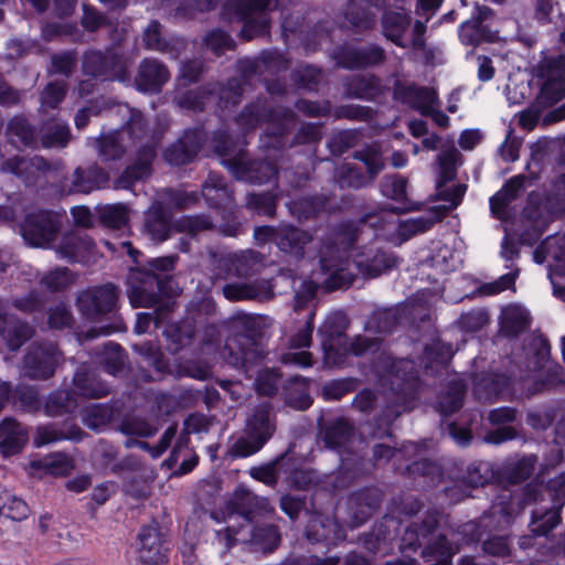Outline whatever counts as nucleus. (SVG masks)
Instances as JSON below:
<instances>
[{"mask_svg":"<svg viewBox=\"0 0 565 565\" xmlns=\"http://www.w3.org/2000/svg\"><path fill=\"white\" fill-rule=\"evenodd\" d=\"M376 218L371 226H379V215L370 213L363 215L359 223L343 222L332 228L323 238L318 250L319 266L328 277L323 280L322 287L326 290L348 288L354 280V275L348 270L350 250L359 241L361 235L360 225Z\"/></svg>","mask_w":565,"mask_h":565,"instance_id":"f257e3e1","label":"nucleus"},{"mask_svg":"<svg viewBox=\"0 0 565 565\" xmlns=\"http://www.w3.org/2000/svg\"><path fill=\"white\" fill-rule=\"evenodd\" d=\"M386 406L383 415L377 418V428L372 433L374 438L391 437L390 425L405 411L416 396L418 374L412 360L402 359L392 363L383 379Z\"/></svg>","mask_w":565,"mask_h":565,"instance_id":"f03ea898","label":"nucleus"},{"mask_svg":"<svg viewBox=\"0 0 565 565\" xmlns=\"http://www.w3.org/2000/svg\"><path fill=\"white\" fill-rule=\"evenodd\" d=\"M117 113L127 117V121L118 131L122 134L132 150H136V161L129 166L117 180V185L122 189L130 188L136 181L142 180L150 174L151 162L156 156L153 137L149 132L145 115L127 104H118Z\"/></svg>","mask_w":565,"mask_h":565,"instance_id":"7ed1b4c3","label":"nucleus"},{"mask_svg":"<svg viewBox=\"0 0 565 565\" xmlns=\"http://www.w3.org/2000/svg\"><path fill=\"white\" fill-rule=\"evenodd\" d=\"M443 519L439 511L428 510L420 520L405 527L398 548L407 553L423 547L420 555L426 565H449L454 551L446 536L438 533Z\"/></svg>","mask_w":565,"mask_h":565,"instance_id":"20e7f679","label":"nucleus"},{"mask_svg":"<svg viewBox=\"0 0 565 565\" xmlns=\"http://www.w3.org/2000/svg\"><path fill=\"white\" fill-rule=\"evenodd\" d=\"M264 322L260 316L238 312L230 318L228 326L234 332L224 349L228 364L248 373L250 367L262 361L266 352L255 339Z\"/></svg>","mask_w":565,"mask_h":565,"instance_id":"39448f33","label":"nucleus"},{"mask_svg":"<svg viewBox=\"0 0 565 565\" xmlns=\"http://www.w3.org/2000/svg\"><path fill=\"white\" fill-rule=\"evenodd\" d=\"M295 119L296 115L289 108H273L266 100L257 99L244 107L236 122L243 131H249L266 121L268 126L260 137L262 146L267 149H281L287 143L286 134Z\"/></svg>","mask_w":565,"mask_h":565,"instance_id":"423d86ee","label":"nucleus"},{"mask_svg":"<svg viewBox=\"0 0 565 565\" xmlns=\"http://www.w3.org/2000/svg\"><path fill=\"white\" fill-rule=\"evenodd\" d=\"M277 429L276 414L270 402L253 407L245 420L243 435L228 448L232 458H246L260 451Z\"/></svg>","mask_w":565,"mask_h":565,"instance_id":"0eeeda50","label":"nucleus"},{"mask_svg":"<svg viewBox=\"0 0 565 565\" xmlns=\"http://www.w3.org/2000/svg\"><path fill=\"white\" fill-rule=\"evenodd\" d=\"M215 152L222 157L234 154L223 159L222 164L228 169L236 180L250 184L269 182L277 175V167L267 160H250L243 150L234 152L232 137L225 130H217L213 136Z\"/></svg>","mask_w":565,"mask_h":565,"instance_id":"6e6552de","label":"nucleus"},{"mask_svg":"<svg viewBox=\"0 0 565 565\" xmlns=\"http://www.w3.org/2000/svg\"><path fill=\"white\" fill-rule=\"evenodd\" d=\"M129 300L132 307L150 308L160 303L163 296L175 292V282L171 276H160L146 268L132 269L128 276Z\"/></svg>","mask_w":565,"mask_h":565,"instance_id":"1a4fd4ad","label":"nucleus"},{"mask_svg":"<svg viewBox=\"0 0 565 565\" xmlns=\"http://www.w3.org/2000/svg\"><path fill=\"white\" fill-rule=\"evenodd\" d=\"M129 60L113 47L90 49L82 57L83 74L100 82L129 81Z\"/></svg>","mask_w":565,"mask_h":565,"instance_id":"9d476101","label":"nucleus"},{"mask_svg":"<svg viewBox=\"0 0 565 565\" xmlns=\"http://www.w3.org/2000/svg\"><path fill=\"white\" fill-rule=\"evenodd\" d=\"M201 195L210 207L224 210L223 218L226 222L220 226L221 233L225 236H237L239 223L233 213L235 206L234 190L225 179L215 172H210L201 185Z\"/></svg>","mask_w":565,"mask_h":565,"instance_id":"9b49d317","label":"nucleus"},{"mask_svg":"<svg viewBox=\"0 0 565 565\" xmlns=\"http://www.w3.org/2000/svg\"><path fill=\"white\" fill-rule=\"evenodd\" d=\"M120 289L107 282L99 286L88 287L78 292L76 306L82 316L92 321L115 312L118 308Z\"/></svg>","mask_w":565,"mask_h":565,"instance_id":"f8f14e48","label":"nucleus"},{"mask_svg":"<svg viewBox=\"0 0 565 565\" xmlns=\"http://www.w3.org/2000/svg\"><path fill=\"white\" fill-rule=\"evenodd\" d=\"M270 265L269 255L248 248L223 255L217 260L216 278H244L260 274Z\"/></svg>","mask_w":565,"mask_h":565,"instance_id":"ddd939ff","label":"nucleus"},{"mask_svg":"<svg viewBox=\"0 0 565 565\" xmlns=\"http://www.w3.org/2000/svg\"><path fill=\"white\" fill-rule=\"evenodd\" d=\"M277 6L278 0H238L236 12L243 22L241 36L249 41L266 35L270 24L268 12Z\"/></svg>","mask_w":565,"mask_h":565,"instance_id":"4468645a","label":"nucleus"},{"mask_svg":"<svg viewBox=\"0 0 565 565\" xmlns=\"http://www.w3.org/2000/svg\"><path fill=\"white\" fill-rule=\"evenodd\" d=\"M383 499V492L376 487L351 492L344 501L343 522L351 529L361 526L380 509Z\"/></svg>","mask_w":565,"mask_h":565,"instance_id":"2eb2a0df","label":"nucleus"},{"mask_svg":"<svg viewBox=\"0 0 565 565\" xmlns=\"http://www.w3.org/2000/svg\"><path fill=\"white\" fill-rule=\"evenodd\" d=\"M348 318L341 312H333L323 322L319 329L321 335V345L324 352V361L329 365H337L342 362L347 353Z\"/></svg>","mask_w":565,"mask_h":565,"instance_id":"dca6fc26","label":"nucleus"},{"mask_svg":"<svg viewBox=\"0 0 565 565\" xmlns=\"http://www.w3.org/2000/svg\"><path fill=\"white\" fill-rule=\"evenodd\" d=\"M61 359L55 343H33L23 359L24 374L31 380H47L53 376Z\"/></svg>","mask_w":565,"mask_h":565,"instance_id":"f3484780","label":"nucleus"},{"mask_svg":"<svg viewBox=\"0 0 565 565\" xmlns=\"http://www.w3.org/2000/svg\"><path fill=\"white\" fill-rule=\"evenodd\" d=\"M61 228L58 214L38 211L26 216L21 232L24 241L34 247H47L56 239Z\"/></svg>","mask_w":565,"mask_h":565,"instance_id":"a211bd4d","label":"nucleus"},{"mask_svg":"<svg viewBox=\"0 0 565 565\" xmlns=\"http://www.w3.org/2000/svg\"><path fill=\"white\" fill-rule=\"evenodd\" d=\"M1 171L10 172L23 181L25 185H36L57 169V163L46 160L44 157L24 156L6 159L1 163Z\"/></svg>","mask_w":565,"mask_h":565,"instance_id":"6ab92c4d","label":"nucleus"},{"mask_svg":"<svg viewBox=\"0 0 565 565\" xmlns=\"http://www.w3.org/2000/svg\"><path fill=\"white\" fill-rule=\"evenodd\" d=\"M355 436L354 424L339 416L329 420L318 422V437L328 449L342 454L348 449Z\"/></svg>","mask_w":565,"mask_h":565,"instance_id":"aec40b11","label":"nucleus"},{"mask_svg":"<svg viewBox=\"0 0 565 565\" xmlns=\"http://www.w3.org/2000/svg\"><path fill=\"white\" fill-rule=\"evenodd\" d=\"M396 102L407 105L420 115H426L433 106H439L437 92L433 87L418 86L396 79L393 87Z\"/></svg>","mask_w":565,"mask_h":565,"instance_id":"412c9836","label":"nucleus"},{"mask_svg":"<svg viewBox=\"0 0 565 565\" xmlns=\"http://www.w3.org/2000/svg\"><path fill=\"white\" fill-rule=\"evenodd\" d=\"M547 495L552 505L562 509L565 504V472L550 479L545 486L536 482L527 483L522 490V499L518 502L519 510L532 503H543Z\"/></svg>","mask_w":565,"mask_h":565,"instance_id":"4be33fe9","label":"nucleus"},{"mask_svg":"<svg viewBox=\"0 0 565 565\" xmlns=\"http://www.w3.org/2000/svg\"><path fill=\"white\" fill-rule=\"evenodd\" d=\"M313 235L295 225H280L275 237V245L286 256L300 262L309 255Z\"/></svg>","mask_w":565,"mask_h":565,"instance_id":"5701e85b","label":"nucleus"},{"mask_svg":"<svg viewBox=\"0 0 565 565\" xmlns=\"http://www.w3.org/2000/svg\"><path fill=\"white\" fill-rule=\"evenodd\" d=\"M359 273L366 278H376L398 264V258L388 250L377 247H365L354 257Z\"/></svg>","mask_w":565,"mask_h":565,"instance_id":"b1692460","label":"nucleus"},{"mask_svg":"<svg viewBox=\"0 0 565 565\" xmlns=\"http://www.w3.org/2000/svg\"><path fill=\"white\" fill-rule=\"evenodd\" d=\"M55 250L61 258L70 263L87 264L96 257L95 243L87 234L81 232L64 234Z\"/></svg>","mask_w":565,"mask_h":565,"instance_id":"393cba45","label":"nucleus"},{"mask_svg":"<svg viewBox=\"0 0 565 565\" xmlns=\"http://www.w3.org/2000/svg\"><path fill=\"white\" fill-rule=\"evenodd\" d=\"M223 296L233 302L254 300L270 301L275 297L271 279H256L249 282H231L222 287Z\"/></svg>","mask_w":565,"mask_h":565,"instance_id":"a878e982","label":"nucleus"},{"mask_svg":"<svg viewBox=\"0 0 565 565\" xmlns=\"http://www.w3.org/2000/svg\"><path fill=\"white\" fill-rule=\"evenodd\" d=\"M170 79L167 66L157 58L146 57L140 61L135 77V85L142 93L158 94Z\"/></svg>","mask_w":565,"mask_h":565,"instance_id":"bb28decb","label":"nucleus"},{"mask_svg":"<svg viewBox=\"0 0 565 565\" xmlns=\"http://www.w3.org/2000/svg\"><path fill=\"white\" fill-rule=\"evenodd\" d=\"M305 535L311 543L337 544L345 539V531L335 518L315 512L310 515Z\"/></svg>","mask_w":565,"mask_h":565,"instance_id":"cd10ccee","label":"nucleus"},{"mask_svg":"<svg viewBox=\"0 0 565 565\" xmlns=\"http://www.w3.org/2000/svg\"><path fill=\"white\" fill-rule=\"evenodd\" d=\"M39 128L22 114L14 115L6 126L8 142L15 149H39Z\"/></svg>","mask_w":565,"mask_h":565,"instance_id":"c85d7f7f","label":"nucleus"},{"mask_svg":"<svg viewBox=\"0 0 565 565\" xmlns=\"http://www.w3.org/2000/svg\"><path fill=\"white\" fill-rule=\"evenodd\" d=\"M231 505L247 522H252L259 516L271 515L275 512L268 499L258 497L244 488H239L234 492Z\"/></svg>","mask_w":565,"mask_h":565,"instance_id":"c756f323","label":"nucleus"},{"mask_svg":"<svg viewBox=\"0 0 565 565\" xmlns=\"http://www.w3.org/2000/svg\"><path fill=\"white\" fill-rule=\"evenodd\" d=\"M397 535V522L394 518L384 516L372 531L363 534L362 545L372 553L387 554L394 547Z\"/></svg>","mask_w":565,"mask_h":565,"instance_id":"7c9ffc66","label":"nucleus"},{"mask_svg":"<svg viewBox=\"0 0 565 565\" xmlns=\"http://www.w3.org/2000/svg\"><path fill=\"white\" fill-rule=\"evenodd\" d=\"M172 228V213L161 202L152 204L145 215L143 233L151 241L161 243L170 236Z\"/></svg>","mask_w":565,"mask_h":565,"instance_id":"2f4dec72","label":"nucleus"},{"mask_svg":"<svg viewBox=\"0 0 565 565\" xmlns=\"http://www.w3.org/2000/svg\"><path fill=\"white\" fill-rule=\"evenodd\" d=\"M412 24V17L403 9H385L381 15L383 36L399 47H407L404 36Z\"/></svg>","mask_w":565,"mask_h":565,"instance_id":"473e14b6","label":"nucleus"},{"mask_svg":"<svg viewBox=\"0 0 565 565\" xmlns=\"http://www.w3.org/2000/svg\"><path fill=\"white\" fill-rule=\"evenodd\" d=\"M385 51L379 45H369L361 49L347 47L339 55L337 64L344 68H365L383 63Z\"/></svg>","mask_w":565,"mask_h":565,"instance_id":"72a5a7b5","label":"nucleus"},{"mask_svg":"<svg viewBox=\"0 0 565 565\" xmlns=\"http://www.w3.org/2000/svg\"><path fill=\"white\" fill-rule=\"evenodd\" d=\"M201 132L198 129L185 130L182 137L164 151V159L174 166L190 163L201 148Z\"/></svg>","mask_w":565,"mask_h":565,"instance_id":"f704fd0d","label":"nucleus"},{"mask_svg":"<svg viewBox=\"0 0 565 565\" xmlns=\"http://www.w3.org/2000/svg\"><path fill=\"white\" fill-rule=\"evenodd\" d=\"M516 511L514 510L513 507H510V508L503 507V501H500L499 503H494L491 507L489 514L483 513L478 522L470 521L460 526L459 534L462 536L461 543L469 545V544H472V543L481 540V535H482L481 526L487 527L489 525L487 522V520L489 518L498 516L499 524L501 522L509 523L511 516Z\"/></svg>","mask_w":565,"mask_h":565,"instance_id":"c9c22d12","label":"nucleus"},{"mask_svg":"<svg viewBox=\"0 0 565 565\" xmlns=\"http://www.w3.org/2000/svg\"><path fill=\"white\" fill-rule=\"evenodd\" d=\"M29 440L24 425L13 417H6L0 423V452L8 457L19 454Z\"/></svg>","mask_w":565,"mask_h":565,"instance_id":"e433bc0d","label":"nucleus"},{"mask_svg":"<svg viewBox=\"0 0 565 565\" xmlns=\"http://www.w3.org/2000/svg\"><path fill=\"white\" fill-rule=\"evenodd\" d=\"M71 139V129L63 120L49 119L43 121L39 128V149H62L68 145Z\"/></svg>","mask_w":565,"mask_h":565,"instance_id":"4c0bfd02","label":"nucleus"},{"mask_svg":"<svg viewBox=\"0 0 565 565\" xmlns=\"http://www.w3.org/2000/svg\"><path fill=\"white\" fill-rule=\"evenodd\" d=\"M525 183L524 175L511 178L503 188L490 199L491 213L499 220L508 217V207L523 192Z\"/></svg>","mask_w":565,"mask_h":565,"instance_id":"58836bf2","label":"nucleus"},{"mask_svg":"<svg viewBox=\"0 0 565 565\" xmlns=\"http://www.w3.org/2000/svg\"><path fill=\"white\" fill-rule=\"evenodd\" d=\"M93 147L103 161L120 160L132 150L125 136L118 130L100 134L94 139Z\"/></svg>","mask_w":565,"mask_h":565,"instance_id":"ea45409f","label":"nucleus"},{"mask_svg":"<svg viewBox=\"0 0 565 565\" xmlns=\"http://www.w3.org/2000/svg\"><path fill=\"white\" fill-rule=\"evenodd\" d=\"M108 181V174L97 164H92L86 169L76 168L72 174V186L70 192L89 193L100 189Z\"/></svg>","mask_w":565,"mask_h":565,"instance_id":"a19ab883","label":"nucleus"},{"mask_svg":"<svg viewBox=\"0 0 565 565\" xmlns=\"http://www.w3.org/2000/svg\"><path fill=\"white\" fill-rule=\"evenodd\" d=\"M345 93L351 98L372 100L383 94L380 78L374 75H353L345 83Z\"/></svg>","mask_w":565,"mask_h":565,"instance_id":"79ce46f5","label":"nucleus"},{"mask_svg":"<svg viewBox=\"0 0 565 565\" xmlns=\"http://www.w3.org/2000/svg\"><path fill=\"white\" fill-rule=\"evenodd\" d=\"M561 510L552 504L539 503L531 512L529 527L536 536H546L561 522Z\"/></svg>","mask_w":565,"mask_h":565,"instance_id":"37998d69","label":"nucleus"},{"mask_svg":"<svg viewBox=\"0 0 565 565\" xmlns=\"http://www.w3.org/2000/svg\"><path fill=\"white\" fill-rule=\"evenodd\" d=\"M83 435L84 431L77 425L64 423L62 426H57L51 424L36 429L34 444L41 447L65 439L77 441L83 438Z\"/></svg>","mask_w":565,"mask_h":565,"instance_id":"c03bdc74","label":"nucleus"},{"mask_svg":"<svg viewBox=\"0 0 565 565\" xmlns=\"http://www.w3.org/2000/svg\"><path fill=\"white\" fill-rule=\"evenodd\" d=\"M73 383L79 394L90 398H100L109 394L110 388L100 381L95 371L81 365L74 375Z\"/></svg>","mask_w":565,"mask_h":565,"instance_id":"a18cd8bd","label":"nucleus"},{"mask_svg":"<svg viewBox=\"0 0 565 565\" xmlns=\"http://www.w3.org/2000/svg\"><path fill=\"white\" fill-rule=\"evenodd\" d=\"M530 321L526 309L518 305H509L502 309L500 331L507 337H515L529 328Z\"/></svg>","mask_w":565,"mask_h":565,"instance_id":"49530a36","label":"nucleus"},{"mask_svg":"<svg viewBox=\"0 0 565 565\" xmlns=\"http://www.w3.org/2000/svg\"><path fill=\"white\" fill-rule=\"evenodd\" d=\"M509 385L503 374L481 373L473 377V393L479 401H491Z\"/></svg>","mask_w":565,"mask_h":565,"instance_id":"de8ad7c7","label":"nucleus"},{"mask_svg":"<svg viewBox=\"0 0 565 565\" xmlns=\"http://www.w3.org/2000/svg\"><path fill=\"white\" fill-rule=\"evenodd\" d=\"M537 463V456L525 455L519 459H508L500 471L501 477L509 483L518 484L529 479Z\"/></svg>","mask_w":565,"mask_h":565,"instance_id":"09e8293b","label":"nucleus"},{"mask_svg":"<svg viewBox=\"0 0 565 565\" xmlns=\"http://www.w3.org/2000/svg\"><path fill=\"white\" fill-rule=\"evenodd\" d=\"M467 192V184L458 183L447 186V183H436V199L443 204L433 206L431 209L443 220L450 211L457 209Z\"/></svg>","mask_w":565,"mask_h":565,"instance_id":"8fccbe9b","label":"nucleus"},{"mask_svg":"<svg viewBox=\"0 0 565 565\" xmlns=\"http://www.w3.org/2000/svg\"><path fill=\"white\" fill-rule=\"evenodd\" d=\"M161 24L158 21H151L143 32V43L146 49L169 54L173 58H178L184 43L179 41L175 43L168 42L161 32Z\"/></svg>","mask_w":565,"mask_h":565,"instance_id":"3c124183","label":"nucleus"},{"mask_svg":"<svg viewBox=\"0 0 565 565\" xmlns=\"http://www.w3.org/2000/svg\"><path fill=\"white\" fill-rule=\"evenodd\" d=\"M438 166V180L448 183L456 179L457 169L462 163V154L454 143L443 145L436 158Z\"/></svg>","mask_w":565,"mask_h":565,"instance_id":"603ef678","label":"nucleus"},{"mask_svg":"<svg viewBox=\"0 0 565 565\" xmlns=\"http://www.w3.org/2000/svg\"><path fill=\"white\" fill-rule=\"evenodd\" d=\"M210 88L213 90V98H216V105L220 109L224 110L230 107L236 106L243 95L242 78L232 77L226 83H209Z\"/></svg>","mask_w":565,"mask_h":565,"instance_id":"864d4df0","label":"nucleus"},{"mask_svg":"<svg viewBox=\"0 0 565 565\" xmlns=\"http://www.w3.org/2000/svg\"><path fill=\"white\" fill-rule=\"evenodd\" d=\"M280 535L277 526L273 524L254 526L250 530L249 539L243 540L248 543L254 552L269 553L279 544Z\"/></svg>","mask_w":565,"mask_h":565,"instance_id":"5fc2aeb1","label":"nucleus"},{"mask_svg":"<svg viewBox=\"0 0 565 565\" xmlns=\"http://www.w3.org/2000/svg\"><path fill=\"white\" fill-rule=\"evenodd\" d=\"M344 20L358 32L372 30L376 24V15L363 4L350 0L342 11Z\"/></svg>","mask_w":565,"mask_h":565,"instance_id":"6e6d98bb","label":"nucleus"},{"mask_svg":"<svg viewBox=\"0 0 565 565\" xmlns=\"http://www.w3.org/2000/svg\"><path fill=\"white\" fill-rule=\"evenodd\" d=\"M77 274L68 267L58 266L45 273L40 285L50 292H62L76 284Z\"/></svg>","mask_w":565,"mask_h":565,"instance_id":"4d7b16f0","label":"nucleus"},{"mask_svg":"<svg viewBox=\"0 0 565 565\" xmlns=\"http://www.w3.org/2000/svg\"><path fill=\"white\" fill-rule=\"evenodd\" d=\"M335 180L342 189H362L374 182L366 172L352 163H344L335 171Z\"/></svg>","mask_w":565,"mask_h":565,"instance_id":"13d9d810","label":"nucleus"},{"mask_svg":"<svg viewBox=\"0 0 565 565\" xmlns=\"http://www.w3.org/2000/svg\"><path fill=\"white\" fill-rule=\"evenodd\" d=\"M194 332L195 328L190 320L170 323L164 330V335L169 342L168 349L173 353L179 352L191 343Z\"/></svg>","mask_w":565,"mask_h":565,"instance_id":"bf43d9fd","label":"nucleus"},{"mask_svg":"<svg viewBox=\"0 0 565 565\" xmlns=\"http://www.w3.org/2000/svg\"><path fill=\"white\" fill-rule=\"evenodd\" d=\"M76 394L68 390H61L52 393L44 405V412L47 416L58 417L70 414L77 408Z\"/></svg>","mask_w":565,"mask_h":565,"instance_id":"052dcab7","label":"nucleus"},{"mask_svg":"<svg viewBox=\"0 0 565 565\" xmlns=\"http://www.w3.org/2000/svg\"><path fill=\"white\" fill-rule=\"evenodd\" d=\"M465 392L466 385L461 381L450 382L438 397L437 411L443 415H449L461 408Z\"/></svg>","mask_w":565,"mask_h":565,"instance_id":"680f3d73","label":"nucleus"},{"mask_svg":"<svg viewBox=\"0 0 565 565\" xmlns=\"http://www.w3.org/2000/svg\"><path fill=\"white\" fill-rule=\"evenodd\" d=\"M402 310L398 307L379 309L366 322V329L376 333H388L399 322Z\"/></svg>","mask_w":565,"mask_h":565,"instance_id":"e2e57ef3","label":"nucleus"},{"mask_svg":"<svg viewBox=\"0 0 565 565\" xmlns=\"http://www.w3.org/2000/svg\"><path fill=\"white\" fill-rule=\"evenodd\" d=\"M289 454V449L285 452L278 455L275 459L270 460L260 466L252 467L249 469V476L268 486L274 488L278 482V472L285 465L287 457Z\"/></svg>","mask_w":565,"mask_h":565,"instance_id":"0e129e2a","label":"nucleus"},{"mask_svg":"<svg viewBox=\"0 0 565 565\" xmlns=\"http://www.w3.org/2000/svg\"><path fill=\"white\" fill-rule=\"evenodd\" d=\"M140 556L151 555L156 558H163L162 534L157 523L143 526L139 534Z\"/></svg>","mask_w":565,"mask_h":565,"instance_id":"69168bd1","label":"nucleus"},{"mask_svg":"<svg viewBox=\"0 0 565 565\" xmlns=\"http://www.w3.org/2000/svg\"><path fill=\"white\" fill-rule=\"evenodd\" d=\"M214 228V222L209 214L184 215L173 223V230L179 233H185L195 236L202 232Z\"/></svg>","mask_w":565,"mask_h":565,"instance_id":"338daca9","label":"nucleus"},{"mask_svg":"<svg viewBox=\"0 0 565 565\" xmlns=\"http://www.w3.org/2000/svg\"><path fill=\"white\" fill-rule=\"evenodd\" d=\"M459 38L465 45L477 46L493 41L494 36L487 25L469 20L461 24Z\"/></svg>","mask_w":565,"mask_h":565,"instance_id":"774afa93","label":"nucleus"}]
</instances>
